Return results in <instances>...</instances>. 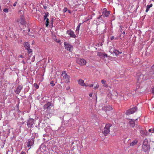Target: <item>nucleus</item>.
Returning <instances> with one entry per match:
<instances>
[{
  "instance_id": "f257e3e1",
  "label": "nucleus",
  "mask_w": 154,
  "mask_h": 154,
  "mask_svg": "<svg viewBox=\"0 0 154 154\" xmlns=\"http://www.w3.org/2000/svg\"><path fill=\"white\" fill-rule=\"evenodd\" d=\"M112 126V125L109 123L106 124L103 130L102 131V132L105 136L106 135L110 132L109 128Z\"/></svg>"
},
{
  "instance_id": "f03ea898",
  "label": "nucleus",
  "mask_w": 154,
  "mask_h": 154,
  "mask_svg": "<svg viewBox=\"0 0 154 154\" xmlns=\"http://www.w3.org/2000/svg\"><path fill=\"white\" fill-rule=\"evenodd\" d=\"M142 148L145 152L147 151L149 149V147L148 145V141L146 139H145L143 141L142 145Z\"/></svg>"
},
{
  "instance_id": "7ed1b4c3",
  "label": "nucleus",
  "mask_w": 154,
  "mask_h": 154,
  "mask_svg": "<svg viewBox=\"0 0 154 154\" xmlns=\"http://www.w3.org/2000/svg\"><path fill=\"white\" fill-rule=\"evenodd\" d=\"M35 137V136H32L31 137V138L29 139L28 140V142L27 143V146L28 147H31V146H32L34 143V139ZM30 148L29 149H30Z\"/></svg>"
},
{
  "instance_id": "20e7f679",
  "label": "nucleus",
  "mask_w": 154,
  "mask_h": 154,
  "mask_svg": "<svg viewBox=\"0 0 154 154\" xmlns=\"http://www.w3.org/2000/svg\"><path fill=\"white\" fill-rule=\"evenodd\" d=\"M61 76L63 77V80L66 82L68 83L69 82L70 77L68 76L67 73L65 71H63L62 72Z\"/></svg>"
},
{
  "instance_id": "39448f33",
  "label": "nucleus",
  "mask_w": 154,
  "mask_h": 154,
  "mask_svg": "<svg viewBox=\"0 0 154 154\" xmlns=\"http://www.w3.org/2000/svg\"><path fill=\"white\" fill-rule=\"evenodd\" d=\"M137 107L136 106L128 110L126 112V114L127 115H129L134 113L137 110Z\"/></svg>"
},
{
  "instance_id": "423d86ee",
  "label": "nucleus",
  "mask_w": 154,
  "mask_h": 154,
  "mask_svg": "<svg viewBox=\"0 0 154 154\" xmlns=\"http://www.w3.org/2000/svg\"><path fill=\"white\" fill-rule=\"evenodd\" d=\"M49 16V13L48 12L45 13V15L44 16V19L45 21V23L46 27H48L49 24V19L47 17Z\"/></svg>"
},
{
  "instance_id": "0eeeda50",
  "label": "nucleus",
  "mask_w": 154,
  "mask_h": 154,
  "mask_svg": "<svg viewBox=\"0 0 154 154\" xmlns=\"http://www.w3.org/2000/svg\"><path fill=\"white\" fill-rule=\"evenodd\" d=\"M65 47L67 50L71 52L73 50V46L66 43V42L64 43Z\"/></svg>"
},
{
  "instance_id": "6e6552de",
  "label": "nucleus",
  "mask_w": 154,
  "mask_h": 154,
  "mask_svg": "<svg viewBox=\"0 0 154 154\" xmlns=\"http://www.w3.org/2000/svg\"><path fill=\"white\" fill-rule=\"evenodd\" d=\"M34 123V119L32 118L29 119L27 121V125L28 128L33 127V125Z\"/></svg>"
},
{
  "instance_id": "1a4fd4ad",
  "label": "nucleus",
  "mask_w": 154,
  "mask_h": 154,
  "mask_svg": "<svg viewBox=\"0 0 154 154\" xmlns=\"http://www.w3.org/2000/svg\"><path fill=\"white\" fill-rule=\"evenodd\" d=\"M77 63L81 66H84L86 63V61L84 59H78L76 60Z\"/></svg>"
},
{
  "instance_id": "9d476101",
  "label": "nucleus",
  "mask_w": 154,
  "mask_h": 154,
  "mask_svg": "<svg viewBox=\"0 0 154 154\" xmlns=\"http://www.w3.org/2000/svg\"><path fill=\"white\" fill-rule=\"evenodd\" d=\"M52 106L51 102H48L44 106V110L49 111Z\"/></svg>"
},
{
  "instance_id": "9b49d317",
  "label": "nucleus",
  "mask_w": 154,
  "mask_h": 154,
  "mask_svg": "<svg viewBox=\"0 0 154 154\" xmlns=\"http://www.w3.org/2000/svg\"><path fill=\"white\" fill-rule=\"evenodd\" d=\"M24 46L25 49L28 50V53H30L32 52V50L30 49V45L29 43L25 42L24 44Z\"/></svg>"
},
{
  "instance_id": "f8f14e48",
  "label": "nucleus",
  "mask_w": 154,
  "mask_h": 154,
  "mask_svg": "<svg viewBox=\"0 0 154 154\" xmlns=\"http://www.w3.org/2000/svg\"><path fill=\"white\" fill-rule=\"evenodd\" d=\"M66 33L69 35V36L71 38H75L76 37L74 32L71 29L67 30L66 32Z\"/></svg>"
},
{
  "instance_id": "ddd939ff",
  "label": "nucleus",
  "mask_w": 154,
  "mask_h": 154,
  "mask_svg": "<svg viewBox=\"0 0 154 154\" xmlns=\"http://www.w3.org/2000/svg\"><path fill=\"white\" fill-rule=\"evenodd\" d=\"M102 109L105 112L108 111H110L112 109V108L110 106L108 105L104 106L102 108Z\"/></svg>"
},
{
  "instance_id": "4468645a",
  "label": "nucleus",
  "mask_w": 154,
  "mask_h": 154,
  "mask_svg": "<svg viewBox=\"0 0 154 154\" xmlns=\"http://www.w3.org/2000/svg\"><path fill=\"white\" fill-rule=\"evenodd\" d=\"M23 88V86L19 85L17 87L16 90L15 91V93L17 94H19Z\"/></svg>"
},
{
  "instance_id": "2eb2a0df",
  "label": "nucleus",
  "mask_w": 154,
  "mask_h": 154,
  "mask_svg": "<svg viewBox=\"0 0 154 154\" xmlns=\"http://www.w3.org/2000/svg\"><path fill=\"white\" fill-rule=\"evenodd\" d=\"M102 14L103 17H107L109 14V12L107 11L105 9L104 10Z\"/></svg>"
},
{
  "instance_id": "dca6fc26",
  "label": "nucleus",
  "mask_w": 154,
  "mask_h": 154,
  "mask_svg": "<svg viewBox=\"0 0 154 154\" xmlns=\"http://www.w3.org/2000/svg\"><path fill=\"white\" fill-rule=\"evenodd\" d=\"M18 21L22 25L24 24L25 23V20L23 17H21V18L18 20Z\"/></svg>"
},
{
  "instance_id": "f3484780",
  "label": "nucleus",
  "mask_w": 154,
  "mask_h": 154,
  "mask_svg": "<svg viewBox=\"0 0 154 154\" xmlns=\"http://www.w3.org/2000/svg\"><path fill=\"white\" fill-rule=\"evenodd\" d=\"M78 83L79 85H81L82 86H86V85L85 84L84 82V81L83 80L81 79L79 80L78 81Z\"/></svg>"
},
{
  "instance_id": "a211bd4d",
  "label": "nucleus",
  "mask_w": 154,
  "mask_h": 154,
  "mask_svg": "<svg viewBox=\"0 0 154 154\" xmlns=\"http://www.w3.org/2000/svg\"><path fill=\"white\" fill-rule=\"evenodd\" d=\"M45 131L48 134L51 133V130L50 128V127L48 126L45 129Z\"/></svg>"
},
{
  "instance_id": "6ab92c4d",
  "label": "nucleus",
  "mask_w": 154,
  "mask_h": 154,
  "mask_svg": "<svg viewBox=\"0 0 154 154\" xmlns=\"http://www.w3.org/2000/svg\"><path fill=\"white\" fill-rule=\"evenodd\" d=\"M113 53L115 54L117 56L119 54H121L122 53V52H120L117 50L114 49L113 51Z\"/></svg>"
},
{
  "instance_id": "aec40b11",
  "label": "nucleus",
  "mask_w": 154,
  "mask_h": 154,
  "mask_svg": "<svg viewBox=\"0 0 154 154\" xmlns=\"http://www.w3.org/2000/svg\"><path fill=\"white\" fill-rule=\"evenodd\" d=\"M129 124L130 126L132 127H134L135 126V122L133 120H131L129 122Z\"/></svg>"
},
{
  "instance_id": "412c9836",
  "label": "nucleus",
  "mask_w": 154,
  "mask_h": 154,
  "mask_svg": "<svg viewBox=\"0 0 154 154\" xmlns=\"http://www.w3.org/2000/svg\"><path fill=\"white\" fill-rule=\"evenodd\" d=\"M137 140H134L132 143L130 144V146H133L137 144Z\"/></svg>"
},
{
  "instance_id": "4be33fe9",
  "label": "nucleus",
  "mask_w": 154,
  "mask_h": 154,
  "mask_svg": "<svg viewBox=\"0 0 154 154\" xmlns=\"http://www.w3.org/2000/svg\"><path fill=\"white\" fill-rule=\"evenodd\" d=\"M81 24L82 23H79V24L78 25L77 27H76V31L78 33H79V32L80 27Z\"/></svg>"
},
{
  "instance_id": "5701e85b",
  "label": "nucleus",
  "mask_w": 154,
  "mask_h": 154,
  "mask_svg": "<svg viewBox=\"0 0 154 154\" xmlns=\"http://www.w3.org/2000/svg\"><path fill=\"white\" fill-rule=\"evenodd\" d=\"M148 132H149L148 134L147 133H146V135H148L149 134V133L151 132L152 133H153L154 132V129L153 128L150 129L149 130Z\"/></svg>"
},
{
  "instance_id": "b1692460",
  "label": "nucleus",
  "mask_w": 154,
  "mask_h": 154,
  "mask_svg": "<svg viewBox=\"0 0 154 154\" xmlns=\"http://www.w3.org/2000/svg\"><path fill=\"white\" fill-rule=\"evenodd\" d=\"M104 54V53L98 52L97 54V55L99 56L103 57Z\"/></svg>"
},
{
  "instance_id": "393cba45",
  "label": "nucleus",
  "mask_w": 154,
  "mask_h": 154,
  "mask_svg": "<svg viewBox=\"0 0 154 154\" xmlns=\"http://www.w3.org/2000/svg\"><path fill=\"white\" fill-rule=\"evenodd\" d=\"M53 23H54V21H53V18H51V28L53 27Z\"/></svg>"
},
{
  "instance_id": "a878e982",
  "label": "nucleus",
  "mask_w": 154,
  "mask_h": 154,
  "mask_svg": "<svg viewBox=\"0 0 154 154\" xmlns=\"http://www.w3.org/2000/svg\"><path fill=\"white\" fill-rule=\"evenodd\" d=\"M146 10L145 11L146 12H147L149 10V9L150 7L148 5H147L146 6Z\"/></svg>"
},
{
  "instance_id": "bb28decb",
  "label": "nucleus",
  "mask_w": 154,
  "mask_h": 154,
  "mask_svg": "<svg viewBox=\"0 0 154 154\" xmlns=\"http://www.w3.org/2000/svg\"><path fill=\"white\" fill-rule=\"evenodd\" d=\"M34 86L35 87L36 89H38L39 88V86L38 85L37 83H34Z\"/></svg>"
},
{
  "instance_id": "cd10ccee",
  "label": "nucleus",
  "mask_w": 154,
  "mask_h": 154,
  "mask_svg": "<svg viewBox=\"0 0 154 154\" xmlns=\"http://www.w3.org/2000/svg\"><path fill=\"white\" fill-rule=\"evenodd\" d=\"M106 81L104 80H102L101 81V83H102V84H103V85L105 84V83H106Z\"/></svg>"
},
{
  "instance_id": "c85d7f7f",
  "label": "nucleus",
  "mask_w": 154,
  "mask_h": 154,
  "mask_svg": "<svg viewBox=\"0 0 154 154\" xmlns=\"http://www.w3.org/2000/svg\"><path fill=\"white\" fill-rule=\"evenodd\" d=\"M99 87V85L98 84H97L94 87V89L96 90Z\"/></svg>"
},
{
  "instance_id": "c756f323",
  "label": "nucleus",
  "mask_w": 154,
  "mask_h": 154,
  "mask_svg": "<svg viewBox=\"0 0 154 154\" xmlns=\"http://www.w3.org/2000/svg\"><path fill=\"white\" fill-rule=\"evenodd\" d=\"M50 84H51V86H54L55 85V84L54 83V82L53 81H51L50 82Z\"/></svg>"
},
{
  "instance_id": "7c9ffc66",
  "label": "nucleus",
  "mask_w": 154,
  "mask_h": 154,
  "mask_svg": "<svg viewBox=\"0 0 154 154\" xmlns=\"http://www.w3.org/2000/svg\"><path fill=\"white\" fill-rule=\"evenodd\" d=\"M140 132L141 133L143 134H145V131L143 130H140Z\"/></svg>"
},
{
  "instance_id": "2f4dec72",
  "label": "nucleus",
  "mask_w": 154,
  "mask_h": 154,
  "mask_svg": "<svg viewBox=\"0 0 154 154\" xmlns=\"http://www.w3.org/2000/svg\"><path fill=\"white\" fill-rule=\"evenodd\" d=\"M3 11L5 12H8V9L6 8H5L3 9Z\"/></svg>"
},
{
  "instance_id": "473e14b6",
  "label": "nucleus",
  "mask_w": 154,
  "mask_h": 154,
  "mask_svg": "<svg viewBox=\"0 0 154 154\" xmlns=\"http://www.w3.org/2000/svg\"><path fill=\"white\" fill-rule=\"evenodd\" d=\"M32 59L31 60V61L33 62L35 60V57L34 56H32Z\"/></svg>"
},
{
  "instance_id": "72a5a7b5",
  "label": "nucleus",
  "mask_w": 154,
  "mask_h": 154,
  "mask_svg": "<svg viewBox=\"0 0 154 154\" xmlns=\"http://www.w3.org/2000/svg\"><path fill=\"white\" fill-rule=\"evenodd\" d=\"M151 70L153 72H154V64L151 67Z\"/></svg>"
},
{
  "instance_id": "f704fd0d",
  "label": "nucleus",
  "mask_w": 154,
  "mask_h": 154,
  "mask_svg": "<svg viewBox=\"0 0 154 154\" xmlns=\"http://www.w3.org/2000/svg\"><path fill=\"white\" fill-rule=\"evenodd\" d=\"M103 86L104 87H106V88L108 87V85H107V84H106V83H105V84H104V85H103Z\"/></svg>"
},
{
  "instance_id": "c9c22d12",
  "label": "nucleus",
  "mask_w": 154,
  "mask_h": 154,
  "mask_svg": "<svg viewBox=\"0 0 154 154\" xmlns=\"http://www.w3.org/2000/svg\"><path fill=\"white\" fill-rule=\"evenodd\" d=\"M103 57H108L107 54H105V53H104Z\"/></svg>"
},
{
  "instance_id": "e433bc0d",
  "label": "nucleus",
  "mask_w": 154,
  "mask_h": 154,
  "mask_svg": "<svg viewBox=\"0 0 154 154\" xmlns=\"http://www.w3.org/2000/svg\"><path fill=\"white\" fill-rule=\"evenodd\" d=\"M17 3V2H15L13 4V6L14 7H15V6H16Z\"/></svg>"
},
{
  "instance_id": "4c0bfd02",
  "label": "nucleus",
  "mask_w": 154,
  "mask_h": 154,
  "mask_svg": "<svg viewBox=\"0 0 154 154\" xmlns=\"http://www.w3.org/2000/svg\"><path fill=\"white\" fill-rule=\"evenodd\" d=\"M114 38V36H112L111 37L110 39L111 40H113Z\"/></svg>"
},
{
  "instance_id": "58836bf2",
  "label": "nucleus",
  "mask_w": 154,
  "mask_h": 154,
  "mask_svg": "<svg viewBox=\"0 0 154 154\" xmlns=\"http://www.w3.org/2000/svg\"><path fill=\"white\" fill-rule=\"evenodd\" d=\"M152 93L154 95V87L152 88Z\"/></svg>"
},
{
  "instance_id": "ea45409f",
  "label": "nucleus",
  "mask_w": 154,
  "mask_h": 154,
  "mask_svg": "<svg viewBox=\"0 0 154 154\" xmlns=\"http://www.w3.org/2000/svg\"><path fill=\"white\" fill-rule=\"evenodd\" d=\"M88 86H89V87H92L93 86V85L92 84H91L90 85H88Z\"/></svg>"
},
{
  "instance_id": "a19ab883",
  "label": "nucleus",
  "mask_w": 154,
  "mask_h": 154,
  "mask_svg": "<svg viewBox=\"0 0 154 154\" xmlns=\"http://www.w3.org/2000/svg\"><path fill=\"white\" fill-rule=\"evenodd\" d=\"M20 154H26V153L25 152L22 151Z\"/></svg>"
},
{
  "instance_id": "79ce46f5",
  "label": "nucleus",
  "mask_w": 154,
  "mask_h": 154,
  "mask_svg": "<svg viewBox=\"0 0 154 154\" xmlns=\"http://www.w3.org/2000/svg\"><path fill=\"white\" fill-rule=\"evenodd\" d=\"M70 89V87L69 86H68L66 88V89L67 90H68L69 89Z\"/></svg>"
},
{
  "instance_id": "37998d69",
  "label": "nucleus",
  "mask_w": 154,
  "mask_h": 154,
  "mask_svg": "<svg viewBox=\"0 0 154 154\" xmlns=\"http://www.w3.org/2000/svg\"><path fill=\"white\" fill-rule=\"evenodd\" d=\"M89 95L90 97H92V93H91L90 94H89Z\"/></svg>"
},
{
  "instance_id": "c03bdc74",
  "label": "nucleus",
  "mask_w": 154,
  "mask_h": 154,
  "mask_svg": "<svg viewBox=\"0 0 154 154\" xmlns=\"http://www.w3.org/2000/svg\"><path fill=\"white\" fill-rule=\"evenodd\" d=\"M149 6L150 8L152 7V4H151L149 5H148Z\"/></svg>"
},
{
  "instance_id": "a18cd8bd",
  "label": "nucleus",
  "mask_w": 154,
  "mask_h": 154,
  "mask_svg": "<svg viewBox=\"0 0 154 154\" xmlns=\"http://www.w3.org/2000/svg\"><path fill=\"white\" fill-rule=\"evenodd\" d=\"M120 29H121L120 31L121 32H122V27L121 26L120 27Z\"/></svg>"
},
{
  "instance_id": "49530a36",
  "label": "nucleus",
  "mask_w": 154,
  "mask_h": 154,
  "mask_svg": "<svg viewBox=\"0 0 154 154\" xmlns=\"http://www.w3.org/2000/svg\"><path fill=\"white\" fill-rule=\"evenodd\" d=\"M22 62L24 64H26L25 62L23 60H22Z\"/></svg>"
},
{
  "instance_id": "de8ad7c7",
  "label": "nucleus",
  "mask_w": 154,
  "mask_h": 154,
  "mask_svg": "<svg viewBox=\"0 0 154 154\" xmlns=\"http://www.w3.org/2000/svg\"><path fill=\"white\" fill-rule=\"evenodd\" d=\"M44 8L45 9H46L47 8V6H44Z\"/></svg>"
},
{
  "instance_id": "09e8293b",
  "label": "nucleus",
  "mask_w": 154,
  "mask_h": 154,
  "mask_svg": "<svg viewBox=\"0 0 154 154\" xmlns=\"http://www.w3.org/2000/svg\"><path fill=\"white\" fill-rule=\"evenodd\" d=\"M28 35H32L31 34V32H30L29 33Z\"/></svg>"
},
{
  "instance_id": "8fccbe9b",
  "label": "nucleus",
  "mask_w": 154,
  "mask_h": 154,
  "mask_svg": "<svg viewBox=\"0 0 154 154\" xmlns=\"http://www.w3.org/2000/svg\"><path fill=\"white\" fill-rule=\"evenodd\" d=\"M20 57H23L22 56V55H20Z\"/></svg>"
},
{
  "instance_id": "3c124183",
  "label": "nucleus",
  "mask_w": 154,
  "mask_h": 154,
  "mask_svg": "<svg viewBox=\"0 0 154 154\" xmlns=\"http://www.w3.org/2000/svg\"><path fill=\"white\" fill-rule=\"evenodd\" d=\"M125 31H124L123 32V34H125Z\"/></svg>"
},
{
  "instance_id": "603ef678",
  "label": "nucleus",
  "mask_w": 154,
  "mask_h": 154,
  "mask_svg": "<svg viewBox=\"0 0 154 154\" xmlns=\"http://www.w3.org/2000/svg\"><path fill=\"white\" fill-rule=\"evenodd\" d=\"M28 31L29 32H30V29H28Z\"/></svg>"
},
{
  "instance_id": "864d4df0",
  "label": "nucleus",
  "mask_w": 154,
  "mask_h": 154,
  "mask_svg": "<svg viewBox=\"0 0 154 154\" xmlns=\"http://www.w3.org/2000/svg\"><path fill=\"white\" fill-rule=\"evenodd\" d=\"M30 59V57H29L28 59V60H29Z\"/></svg>"
},
{
  "instance_id": "5fc2aeb1",
  "label": "nucleus",
  "mask_w": 154,
  "mask_h": 154,
  "mask_svg": "<svg viewBox=\"0 0 154 154\" xmlns=\"http://www.w3.org/2000/svg\"><path fill=\"white\" fill-rule=\"evenodd\" d=\"M86 87L89 86H88V85H86Z\"/></svg>"
}]
</instances>
